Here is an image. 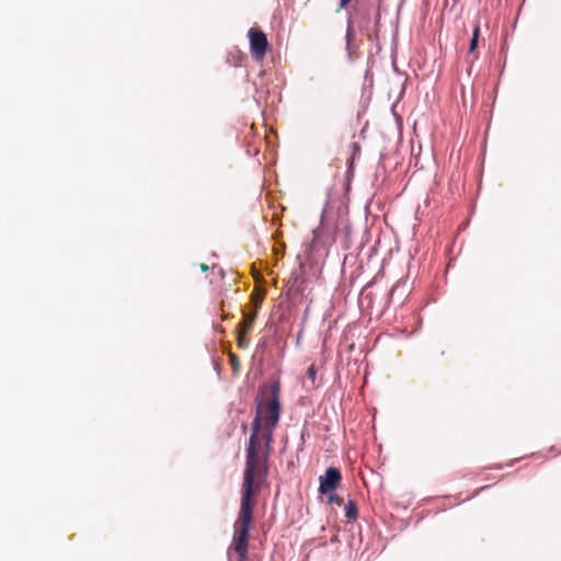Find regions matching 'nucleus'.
<instances>
[{
	"mask_svg": "<svg viewBox=\"0 0 561 561\" xmlns=\"http://www.w3.org/2000/svg\"><path fill=\"white\" fill-rule=\"evenodd\" d=\"M342 479L341 472L337 468L330 467L327 469L324 477L320 478L319 491L327 494L335 490Z\"/></svg>",
	"mask_w": 561,
	"mask_h": 561,
	"instance_id": "4",
	"label": "nucleus"
},
{
	"mask_svg": "<svg viewBox=\"0 0 561 561\" xmlns=\"http://www.w3.org/2000/svg\"><path fill=\"white\" fill-rule=\"evenodd\" d=\"M479 34H480V26H479V24H477L474 26V30H473V33H472V37H471V41H470L469 51L471 54L474 53V50H476V48L478 46Z\"/></svg>",
	"mask_w": 561,
	"mask_h": 561,
	"instance_id": "8",
	"label": "nucleus"
},
{
	"mask_svg": "<svg viewBox=\"0 0 561 561\" xmlns=\"http://www.w3.org/2000/svg\"><path fill=\"white\" fill-rule=\"evenodd\" d=\"M250 49L255 60H262L267 51L268 42L266 35L256 27H251L248 32Z\"/></svg>",
	"mask_w": 561,
	"mask_h": 561,
	"instance_id": "3",
	"label": "nucleus"
},
{
	"mask_svg": "<svg viewBox=\"0 0 561 561\" xmlns=\"http://www.w3.org/2000/svg\"><path fill=\"white\" fill-rule=\"evenodd\" d=\"M352 147H353V150H354V154H355V153H357V152H359V149H360V148H359V145H358L357 142H353V144H352Z\"/></svg>",
	"mask_w": 561,
	"mask_h": 561,
	"instance_id": "13",
	"label": "nucleus"
},
{
	"mask_svg": "<svg viewBox=\"0 0 561 561\" xmlns=\"http://www.w3.org/2000/svg\"><path fill=\"white\" fill-rule=\"evenodd\" d=\"M307 376L310 379L311 383L313 385L316 381V376H317V369L313 364L308 368Z\"/></svg>",
	"mask_w": 561,
	"mask_h": 561,
	"instance_id": "10",
	"label": "nucleus"
},
{
	"mask_svg": "<svg viewBox=\"0 0 561 561\" xmlns=\"http://www.w3.org/2000/svg\"><path fill=\"white\" fill-rule=\"evenodd\" d=\"M256 493L241 491V502L238 518L234 522V533L231 549L238 554V561H245L248 554L249 530L252 522L253 508L256 504Z\"/></svg>",
	"mask_w": 561,
	"mask_h": 561,
	"instance_id": "2",
	"label": "nucleus"
},
{
	"mask_svg": "<svg viewBox=\"0 0 561 561\" xmlns=\"http://www.w3.org/2000/svg\"><path fill=\"white\" fill-rule=\"evenodd\" d=\"M229 364L231 365L232 369H233V373H239L240 370V362H239V357L237 354L230 352L229 355Z\"/></svg>",
	"mask_w": 561,
	"mask_h": 561,
	"instance_id": "9",
	"label": "nucleus"
},
{
	"mask_svg": "<svg viewBox=\"0 0 561 561\" xmlns=\"http://www.w3.org/2000/svg\"><path fill=\"white\" fill-rule=\"evenodd\" d=\"M199 268L202 272H207L209 270V266L205 263H201L199 264Z\"/></svg>",
	"mask_w": 561,
	"mask_h": 561,
	"instance_id": "14",
	"label": "nucleus"
},
{
	"mask_svg": "<svg viewBox=\"0 0 561 561\" xmlns=\"http://www.w3.org/2000/svg\"><path fill=\"white\" fill-rule=\"evenodd\" d=\"M236 333H237V345L240 348H243V350L247 348L250 343V334L251 333H244V331L239 328H236Z\"/></svg>",
	"mask_w": 561,
	"mask_h": 561,
	"instance_id": "6",
	"label": "nucleus"
},
{
	"mask_svg": "<svg viewBox=\"0 0 561 561\" xmlns=\"http://www.w3.org/2000/svg\"><path fill=\"white\" fill-rule=\"evenodd\" d=\"M329 493H330L329 494V501L331 503H335L337 505H342L343 504V500L341 497H339L337 495H335V494H333L331 492H329Z\"/></svg>",
	"mask_w": 561,
	"mask_h": 561,
	"instance_id": "11",
	"label": "nucleus"
},
{
	"mask_svg": "<svg viewBox=\"0 0 561 561\" xmlns=\"http://www.w3.org/2000/svg\"><path fill=\"white\" fill-rule=\"evenodd\" d=\"M350 2H351V0H340V4L342 8H346Z\"/></svg>",
	"mask_w": 561,
	"mask_h": 561,
	"instance_id": "15",
	"label": "nucleus"
},
{
	"mask_svg": "<svg viewBox=\"0 0 561 561\" xmlns=\"http://www.w3.org/2000/svg\"><path fill=\"white\" fill-rule=\"evenodd\" d=\"M256 318V311L254 312H243L242 321L237 325V328L244 331V333H251L253 329V324Z\"/></svg>",
	"mask_w": 561,
	"mask_h": 561,
	"instance_id": "5",
	"label": "nucleus"
},
{
	"mask_svg": "<svg viewBox=\"0 0 561 561\" xmlns=\"http://www.w3.org/2000/svg\"><path fill=\"white\" fill-rule=\"evenodd\" d=\"M280 210H282V211H285V210H286V207H285V206H283V205H280Z\"/></svg>",
	"mask_w": 561,
	"mask_h": 561,
	"instance_id": "16",
	"label": "nucleus"
},
{
	"mask_svg": "<svg viewBox=\"0 0 561 561\" xmlns=\"http://www.w3.org/2000/svg\"><path fill=\"white\" fill-rule=\"evenodd\" d=\"M357 515H358L357 505L353 500H350L347 502V504L345 505V516L348 519L354 520V519H356Z\"/></svg>",
	"mask_w": 561,
	"mask_h": 561,
	"instance_id": "7",
	"label": "nucleus"
},
{
	"mask_svg": "<svg viewBox=\"0 0 561 561\" xmlns=\"http://www.w3.org/2000/svg\"><path fill=\"white\" fill-rule=\"evenodd\" d=\"M327 220H329L328 213H322L321 224H320L319 230H325L327 229Z\"/></svg>",
	"mask_w": 561,
	"mask_h": 561,
	"instance_id": "12",
	"label": "nucleus"
},
{
	"mask_svg": "<svg viewBox=\"0 0 561 561\" xmlns=\"http://www.w3.org/2000/svg\"><path fill=\"white\" fill-rule=\"evenodd\" d=\"M280 387L278 382L271 386L267 402H260L251 424V435L245 449L242 492L259 494L268 476V459L273 449L274 430L280 417Z\"/></svg>",
	"mask_w": 561,
	"mask_h": 561,
	"instance_id": "1",
	"label": "nucleus"
}]
</instances>
